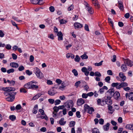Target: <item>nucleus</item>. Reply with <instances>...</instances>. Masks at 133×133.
Wrapping results in <instances>:
<instances>
[{
  "instance_id": "obj_63",
  "label": "nucleus",
  "mask_w": 133,
  "mask_h": 133,
  "mask_svg": "<svg viewBox=\"0 0 133 133\" xmlns=\"http://www.w3.org/2000/svg\"><path fill=\"white\" fill-rule=\"evenodd\" d=\"M116 60V57L115 55H114L113 56V58L111 59L112 61L113 62H115Z\"/></svg>"
},
{
  "instance_id": "obj_13",
  "label": "nucleus",
  "mask_w": 133,
  "mask_h": 133,
  "mask_svg": "<svg viewBox=\"0 0 133 133\" xmlns=\"http://www.w3.org/2000/svg\"><path fill=\"white\" fill-rule=\"evenodd\" d=\"M57 35L58 36V41H61L63 40V35L61 31H59L58 32Z\"/></svg>"
},
{
  "instance_id": "obj_52",
  "label": "nucleus",
  "mask_w": 133,
  "mask_h": 133,
  "mask_svg": "<svg viewBox=\"0 0 133 133\" xmlns=\"http://www.w3.org/2000/svg\"><path fill=\"white\" fill-rule=\"evenodd\" d=\"M65 87V84L64 82H63L62 83V85L60 87L59 89H62L64 88Z\"/></svg>"
},
{
  "instance_id": "obj_51",
  "label": "nucleus",
  "mask_w": 133,
  "mask_h": 133,
  "mask_svg": "<svg viewBox=\"0 0 133 133\" xmlns=\"http://www.w3.org/2000/svg\"><path fill=\"white\" fill-rule=\"evenodd\" d=\"M104 120L102 118H101L99 119V123L101 125H103L104 124Z\"/></svg>"
},
{
  "instance_id": "obj_9",
  "label": "nucleus",
  "mask_w": 133,
  "mask_h": 133,
  "mask_svg": "<svg viewBox=\"0 0 133 133\" xmlns=\"http://www.w3.org/2000/svg\"><path fill=\"white\" fill-rule=\"evenodd\" d=\"M111 86L113 87H116L118 89L121 88L120 83H113L111 84Z\"/></svg>"
},
{
  "instance_id": "obj_59",
  "label": "nucleus",
  "mask_w": 133,
  "mask_h": 133,
  "mask_svg": "<svg viewBox=\"0 0 133 133\" xmlns=\"http://www.w3.org/2000/svg\"><path fill=\"white\" fill-rule=\"evenodd\" d=\"M44 2L43 1L41 0H38V2L37 4H38L40 5H42L43 4Z\"/></svg>"
},
{
  "instance_id": "obj_37",
  "label": "nucleus",
  "mask_w": 133,
  "mask_h": 133,
  "mask_svg": "<svg viewBox=\"0 0 133 133\" xmlns=\"http://www.w3.org/2000/svg\"><path fill=\"white\" fill-rule=\"evenodd\" d=\"M12 18L15 21L18 22L19 23H21L22 22V21L21 20H19L18 18L16 17L13 16L12 17Z\"/></svg>"
},
{
  "instance_id": "obj_54",
  "label": "nucleus",
  "mask_w": 133,
  "mask_h": 133,
  "mask_svg": "<svg viewBox=\"0 0 133 133\" xmlns=\"http://www.w3.org/2000/svg\"><path fill=\"white\" fill-rule=\"evenodd\" d=\"M13 92L12 93H9L8 92H7L6 91V92H4V94L6 96H9L11 94H13Z\"/></svg>"
},
{
  "instance_id": "obj_47",
  "label": "nucleus",
  "mask_w": 133,
  "mask_h": 133,
  "mask_svg": "<svg viewBox=\"0 0 133 133\" xmlns=\"http://www.w3.org/2000/svg\"><path fill=\"white\" fill-rule=\"evenodd\" d=\"M48 101L49 103L51 104H53L55 102V100L52 99H49L48 100Z\"/></svg>"
},
{
  "instance_id": "obj_29",
  "label": "nucleus",
  "mask_w": 133,
  "mask_h": 133,
  "mask_svg": "<svg viewBox=\"0 0 133 133\" xmlns=\"http://www.w3.org/2000/svg\"><path fill=\"white\" fill-rule=\"evenodd\" d=\"M121 88H123L127 86L128 84L127 83L123 82L120 83Z\"/></svg>"
},
{
  "instance_id": "obj_62",
  "label": "nucleus",
  "mask_w": 133,
  "mask_h": 133,
  "mask_svg": "<svg viewBox=\"0 0 133 133\" xmlns=\"http://www.w3.org/2000/svg\"><path fill=\"white\" fill-rule=\"evenodd\" d=\"M25 72L26 74L29 75H31L32 74V72L30 71L29 70H26Z\"/></svg>"
},
{
  "instance_id": "obj_43",
  "label": "nucleus",
  "mask_w": 133,
  "mask_h": 133,
  "mask_svg": "<svg viewBox=\"0 0 133 133\" xmlns=\"http://www.w3.org/2000/svg\"><path fill=\"white\" fill-rule=\"evenodd\" d=\"M14 70L12 68L10 69L7 70V72L8 74H9L11 73L14 72Z\"/></svg>"
},
{
  "instance_id": "obj_8",
  "label": "nucleus",
  "mask_w": 133,
  "mask_h": 133,
  "mask_svg": "<svg viewBox=\"0 0 133 133\" xmlns=\"http://www.w3.org/2000/svg\"><path fill=\"white\" fill-rule=\"evenodd\" d=\"M74 26L75 28L76 29H79L82 28L83 26V25L79 23L76 22L74 23Z\"/></svg>"
},
{
  "instance_id": "obj_20",
  "label": "nucleus",
  "mask_w": 133,
  "mask_h": 133,
  "mask_svg": "<svg viewBox=\"0 0 133 133\" xmlns=\"http://www.w3.org/2000/svg\"><path fill=\"white\" fill-rule=\"evenodd\" d=\"M121 69L123 72H125L127 70V66L124 64H122L121 67Z\"/></svg>"
},
{
  "instance_id": "obj_34",
  "label": "nucleus",
  "mask_w": 133,
  "mask_h": 133,
  "mask_svg": "<svg viewBox=\"0 0 133 133\" xmlns=\"http://www.w3.org/2000/svg\"><path fill=\"white\" fill-rule=\"evenodd\" d=\"M9 119L12 121H15L16 119V116L14 115H11L9 117Z\"/></svg>"
},
{
  "instance_id": "obj_40",
  "label": "nucleus",
  "mask_w": 133,
  "mask_h": 133,
  "mask_svg": "<svg viewBox=\"0 0 133 133\" xmlns=\"http://www.w3.org/2000/svg\"><path fill=\"white\" fill-rule=\"evenodd\" d=\"M105 80L108 83H109L110 82V77L109 76H108L105 78Z\"/></svg>"
},
{
  "instance_id": "obj_14",
  "label": "nucleus",
  "mask_w": 133,
  "mask_h": 133,
  "mask_svg": "<svg viewBox=\"0 0 133 133\" xmlns=\"http://www.w3.org/2000/svg\"><path fill=\"white\" fill-rule=\"evenodd\" d=\"M128 96V98L129 99L131 100H133V92H131L128 94L127 93H126L125 94V96L127 97Z\"/></svg>"
},
{
  "instance_id": "obj_39",
  "label": "nucleus",
  "mask_w": 133,
  "mask_h": 133,
  "mask_svg": "<svg viewBox=\"0 0 133 133\" xmlns=\"http://www.w3.org/2000/svg\"><path fill=\"white\" fill-rule=\"evenodd\" d=\"M72 72L75 76H78V72L75 69H73L72 71Z\"/></svg>"
},
{
  "instance_id": "obj_42",
  "label": "nucleus",
  "mask_w": 133,
  "mask_h": 133,
  "mask_svg": "<svg viewBox=\"0 0 133 133\" xmlns=\"http://www.w3.org/2000/svg\"><path fill=\"white\" fill-rule=\"evenodd\" d=\"M92 133H98L99 132L97 128H94L92 130Z\"/></svg>"
},
{
  "instance_id": "obj_4",
  "label": "nucleus",
  "mask_w": 133,
  "mask_h": 133,
  "mask_svg": "<svg viewBox=\"0 0 133 133\" xmlns=\"http://www.w3.org/2000/svg\"><path fill=\"white\" fill-rule=\"evenodd\" d=\"M16 94V92H13V94H11L8 97L6 98V100L8 101H12L15 99V96Z\"/></svg>"
},
{
  "instance_id": "obj_18",
  "label": "nucleus",
  "mask_w": 133,
  "mask_h": 133,
  "mask_svg": "<svg viewBox=\"0 0 133 133\" xmlns=\"http://www.w3.org/2000/svg\"><path fill=\"white\" fill-rule=\"evenodd\" d=\"M114 98L116 99H118L120 96L119 93L117 91L115 92L113 95Z\"/></svg>"
},
{
  "instance_id": "obj_6",
  "label": "nucleus",
  "mask_w": 133,
  "mask_h": 133,
  "mask_svg": "<svg viewBox=\"0 0 133 133\" xmlns=\"http://www.w3.org/2000/svg\"><path fill=\"white\" fill-rule=\"evenodd\" d=\"M111 97L108 96L106 97L105 102L106 104L108 105H111L112 103V101L111 99Z\"/></svg>"
},
{
  "instance_id": "obj_10",
  "label": "nucleus",
  "mask_w": 133,
  "mask_h": 133,
  "mask_svg": "<svg viewBox=\"0 0 133 133\" xmlns=\"http://www.w3.org/2000/svg\"><path fill=\"white\" fill-rule=\"evenodd\" d=\"M108 89L107 87L106 86H104L99 90L98 92L101 94H103L105 90H107Z\"/></svg>"
},
{
  "instance_id": "obj_2",
  "label": "nucleus",
  "mask_w": 133,
  "mask_h": 133,
  "mask_svg": "<svg viewBox=\"0 0 133 133\" xmlns=\"http://www.w3.org/2000/svg\"><path fill=\"white\" fill-rule=\"evenodd\" d=\"M64 105L65 108L67 110H69L73 106L74 104L72 101L70 100L65 103Z\"/></svg>"
},
{
  "instance_id": "obj_23",
  "label": "nucleus",
  "mask_w": 133,
  "mask_h": 133,
  "mask_svg": "<svg viewBox=\"0 0 133 133\" xmlns=\"http://www.w3.org/2000/svg\"><path fill=\"white\" fill-rule=\"evenodd\" d=\"M64 118H61L59 121V124L62 125H63L66 123V121H64Z\"/></svg>"
},
{
  "instance_id": "obj_45",
  "label": "nucleus",
  "mask_w": 133,
  "mask_h": 133,
  "mask_svg": "<svg viewBox=\"0 0 133 133\" xmlns=\"http://www.w3.org/2000/svg\"><path fill=\"white\" fill-rule=\"evenodd\" d=\"M53 109L54 110V112H55L56 113H57L58 111L59 110L58 107H57L56 106H55Z\"/></svg>"
},
{
  "instance_id": "obj_31",
  "label": "nucleus",
  "mask_w": 133,
  "mask_h": 133,
  "mask_svg": "<svg viewBox=\"0 0 133 133\" xmlns=\"http://www.w3.org/2000/svg\"><path fill=\"white\" fill-rule=\"evenodd\" d=\"M37 117L38 118H41L43 119H45L46 120H48V117H47L46 115H45L44 116H38V115H37Z\"/></svg>"
},
{
  "instance_id": "obj_28",
  "label": "nucleus",
  "mask_w": 133,
  "mask_h": 133,
  "mask_svg": "<svg viewBox=\"0 0 133 133\" xmlns=\"http://www.w3.org/2000/svg\"><path fill=\"white\" fill-rule=\"evenodd\" d=\"M92 3L94 4V5L97 8H99V5L97 1L96 0H93Z\"/></svg>"
},
{
  "instance_id": "obj_22",
  "label": "nucleus",
  "mask_w": 133,
  "mask_h": 133,
  "mask_svg": "<svg viewBox=\"0 0 133 133\" xmlns=\"http://www.w3.org/2000/svg\"><path fill=\"white\" fill-rule=\"evenodd\" d=\"M38 105H36L33 108L32 110V113L35 114H36L37 112V110L38 109Z\"/></svg>"
},
{
  "instance_id": "obj_26",
  "label": "nucleus",
  "mask_w": 133,
  "mask_h": 133,
  "mask_svg": "<svg viewBox=\"0 0 133 133\" xmlns=\"http://www.w3.org/2000/svg\"><path fill=\"white\" fill-rule=\"evenodd\" d=\"M133 127V124H129L126 125L125 128L128 129L132 130Z\"/></svg>"
},
{
  "instance_id": "obj_5",
  "label": "nucleus",
  "mask_w": 133,
  "mask_h": 133,
  "mask_svg": "<svg viewBox=\"0 0 133 133\" xmlns=\"http://www.w3.org/2000/svg\"><path fill=\"white\" fill-rule=\"evenodd\" d=\"M3 90L6 92H10L11 91H14L15 89V88L10 87H7L5 88H3Z\"/></svg>"
},
{
  "instance_id": "obj_57",
  "label": "nucleus",
  "mask_w": 133,
  "mask_h": 133,
  "mask_svg": "<svg viewBox=\"0 0 133 133\" xmlns=\"http://www.w3.org/2000/svg\"><path fill=\"white\" fill-rule=\"evenodd\" d=\"M49 10L51 12H53L55 11L54 8L53 6H51L49 7Z\"/></svg>"
},
{
  "instance_id": "obj_27",
  "label": "nucleus",
  "mask_w": 133,
  "mask_h": 133,
  "mask_svg": "<svg viewBox=\"0 0 133 133\" xmlns=\"http://www.w3.org/2000/svg\"><path fill=\"white\" fill-rule=\"evenodd\" d=\"M42 94H41L38 93L33 97L32 99L33 100H35L38 98Z\"/></svg>"
},
{
  "instance_id": "obj_30",
  "label": "nucleus",
  "mask_w": 133,
  "mask_h": 133,
  "mask_svg": "<svg viewBox=\"0 0 133 133\" xmlns=\"http://www.w3.org/2000/svg\"><path fill=\"white\" fill-rule=\"evenodd\" d=\"M94 111V108L92 107H91L89 108V109L88 110V111H87L88 113H89L90 114H92L93 112Z\"/></svg>"
},
{
  "instance_id": "obj_36",
  "label": "nucleus",
  "mask_w": 133,
  "mask_h": 133,
  "mask_svg": "<svg viewBox=\"0 0 133 133\" xmlns=\"http://www.w3.org/2000/svg\"><path fill=\"white\" fill-rule=\"evenodd\" d=\"M75 124V122L74 121H72L70 122V123L69 126L70 127H72L74 126Z\"/></svg>"
},
{
  "instance_id": "obj_15",
  "label": "nucleus",
  "mask_w": 133,
  "mask_h": 133,
  "mask_svg": "<svg viewBox=\"0 0 133 133\" xmlns=\"http://www.w3.org/2000/svg\"><path fill=\"white\" fill-rule=\"evenodd\" d=\"M119 76L123 81H125L126 79V76L123 74L122 72H120L119 74Z\"/></svg>"
},
{
  "instance_id": "obj_46",
  "label": "nucleus",
  "mask_w": 133,
  "mask_h": 133,
  "mask_svg": "<svg viewBox=\"0 0 133 133\" xmlns=\"http://www.w3.org/2000/svg\"><path fill=\"white\" fill-rule=\"evenodd\" d=\"M34 58L33 56L32 55L30 56L29 58V60L30 62H32L34 61Z\"/></svg>"
},
{
  "instance_id": "obj_21",
  "label": "nucleus",
  "mask_w": 133,
  "mask_h": 133,
  "mask_svg": "<svg viewBox=\"0 0 133 133\" xmlns=\"http://www.w3.org/2000/svg\"><path fill=\"white\" fill-rule=\"evenodd\" d=\"M118 7L119 9L121 11H123V3L122 2L118 1Z\"/></svg>"
},
{
  "instance_id": "obj_12",
  "label": "nucleus",
  "mask_w": 133,
  "mask_h": 133,
  "mask_svg": "<svg viewBox=\"0 0 133 133\" xmlns=\"http://www.w3.org/2000/svg\"><path fill=\"white\" fill-rule=\"evenodd\" d=\"M82 71L84 73V74L86 76H88L89 73V71H87V69L85 67H83L81 69Z\"/></svg>"
},
{
  "instance_id": "obj_19",
  "label": "nucleus",
  "mask_w": 133,
  "mask_h": 133,
  "mask_svg": "<svg viewBox=\"0 0 133 133\" xmlns=\"http://www.w3.org/2000/svg\"><path fill=\"white\" fill-rule=\"evenodd\" d=\"M11 66L13 68H17L19 66L18 64L15 62H11L10 64Z\"/></svg>"
},
{
  "instance_id": "obj_44",
  "label": "nucleus",
  "mask_w": 133,
  "mask_h": 133,
  "mask_svg": "<svg viewBox=\"0 0 133 133\" xmlns=\"http://www.w3.org/2000/svg\"><path fill=\"white\" fill-rule=\"evenodd\" d=\"M61 102V101L59 99H56L55 101V105L59 104Z\"/></svg>"
},
{
  "instance_id": "obj_32",
  "label": "nucleus",
  "mask_w": 133,
  "mask_h": 133,
  "mask_svg": "<svg viewBox=\"0 0 133 133\" xmlns=\"http://www.w3.org/2000/svg\"><path fill=\"white\" fill-rule=\"evenodd\" d=\"M30 85L31 84L29 82L25 84L24 85V87L27 89H30Z\"/></svg>"
},
{
  "instance_id": "obj_17",
  "label": "nucleus",
  "mask_w": 133,
  "mask_h": 133,
  "mask_svg": "<svg viewBox=\"0 0 133 133\" xmlns=\"http://www.w3.org/2000/svg\"><path fill=\"white\" fill-rule=\"evenodd\" d=\"M56 93V92L55 91L53 88L49 90L48 92V94L51 96L54 95Z\"/></svg>"
},
{
  "instance_id": "obj_58",
  "label": "nucleus",
  "mask_w": 133,
  "mask_h": 133,
  "mask_svg": "<svg viewBox=\"0 0 133 133\" xmlns=\"http://www.w3.org/2000/svg\"><path fill=\"white\" fill-rule=\"evenodd\" d=\"M88 96L87 94L83 93L82 95V97L83 98H87Z\"/></svg>"
},
{
  "instance_id": "obj_49",
  "label": "nucleus",
  "mask_w": 133,
  "mask_h": 133,
  "mask_svg": "<svg viewBox=\"0 0 133 133\" xmlns=\"http://www.w3.org/2000/svg\"><path fill=\"white\" fill-rule=\"evenodd\" d=\"M24 69V67L23 65L20 66L18 68L19 70L20 71H22Z\"/></svg>"
},
{
  "instance_id": "obj_3",
  "label": "nucleus",
  "mask_w": 133,
  "mask_h": 133,
  "mask_svg": "<svg viewBox=\"0 0 133 133\" xmlns=\"http://www.w3.org/2000/svg\"><path fill=\"white\" fill-rule=\"evenodd\" d=\"M84 5L86 10L88 11L89 13L92 14L94 13V11L92 8L90 6L88 3L85 2Z\"/></svg>"
},
{
  "instance_id": "obj_1",
  "label": "nucleus",
  "mask_w": 133,
  "mask_h": 133,
  "mask_svg": "<svg viewBox=\"0 0 133 133\" xmlns=\"http://www.w3.org/2000/svg\"><path fill=\"white\" fill-rule=\"evenodd\" d=\"M34 71L38 78L42 79L44 77L43 74L38 68L37 67L35 68Z\"/></svg>"
},
{
  "instance_id": "obj_56",
  "label": "nucleus",
  "mask_w": 133,
  "mask_h": 133,
  "mask_svg": "<svg viewBox=\"0 0 133 133\" xmlns=\"http://www.w3.org/2000/svg\"><path fill=\"white\" fill-rule=\"evenodd\" d=\"M67 22V21L63 19H61L60 21V23L61 24H65Z\"/></svg>"
},
{
  "instance_id": "obj_7",
  "label": "nucleus",
  "mask_w": 133,
  "mask_h": 133,
  "mask_svg": "<svg viewBox=\"0 0 133 133\" xmlns=\"http://www.w3.org/2000/svg\"><path fill=\"white\" fill-rule=\"evenodd\" d=\"M124 63L130 67L132 66L133 65V62L129 60L128 59H126L124 61Z\"/></svg>"
},
{
  "instance_id": "obj_24",
  "label": "nucleus",
  "mask_w": 133,
  "mask_h": 133,
  "mask_svg": "<svg viewBox=\"0 0 133 133\" xmlns=\"http://www.w3.org/2000/svg\"><path fill=\"white\" fill-rule=\"evenodd\" d=\"M110 125V124L108 123L106 125L103 126V129L104 130L107 131H108L109 129V127Z\"/></svg>"
},
{
  "instance_id": "obj_33",
  "label": "nucleus",
  "mask_w": 133,
  "mask_h": 133,
  "mask_svg": "<svg viewBox=\"0 0 133 133\" xmlns=\"http://www.w3.org/2000/svg\"><path fill=\"white\" fill-rule=\"evenodd\" d=\"M84 109L85 111H87L90 107L87 104H85L84 106Z\"/></svg>"
},
{
  "instance_id": "obj_41",
  "label": "nucleus",
  "mask_w": 133,
  "mask_h": 133,
  "mask_svg": "<svg viewBox=\"0 0 133 133\" xmlns=\"http://www.w3.org/2000/svg\"><path fill=\"white\" fill-rule=\"evenodd\" d=\"M38 0H30L31 3L34 4H37Z\"/></svg>"
},
{
  "instance_id": "obj_53",
  "label": "nucleus",
  "mask_w": 133,
  "mask_h": 133,
  "mask_svg": "<svg viewBox=\"0 0 133 133\" xmlns=\"http://www.w3.org/2000/svg\"><path fill=\"white\" fill-rule=\"evenodd\" d=\"M20 91L21 92L26 93L27 92L26 90L24 88H22L20 89Z\"/></svg>"
},
{
  "instance_id": "obj_50",
  "label": "nucleus",
  "mask_w": 133,
  "mask_h": 133,
  "mask_svg": "<svg viewBox=\"0 0 133 133\" xmlns=\"http://www.w3.org/2000/svg\"><path fill=\"white\" fill-rule=\"evenodd\" d=\"M80 58L79 57L78 55H76L75 58V61L78 62L79 61Z\"/></svg>"
},
{
  "instance_id": "obj_48",
  "label": "nucleus",
  "mask_w": 133,
  "mask_h": 133,
  "mask_svg": "<svg viewBox=\"0 0 133 133\" xmlns=\"http://www.w3.org/2000/svg\"><path fill=\"white\" fill-rule=\"evenodd\" d=\"M95 75L98 77L101 76V75L100 73L98 71L96 72L95 73Z\"/></svg>"
},
{
  "instance_id": "obj_38",
  "label": "nucleus",
  "mask_w": 133,
  "mask_h": 133,
  "mask_svg": "<svg viewBox=\"0 0 133 133\" xmlns=\"http://www.w3.org/2000/svg\"><path fill=\"white\" fill-rule=\"evenodd\" d=\"M81 58L82 59H87L88 58V57L85 54H84L81 56Z\"/></svg>"
},
{
  "instance_id": "obj_64",
  "label": "nucleus",
  "mask_w": 133,
  "mask_h": 133,
  "mask_svg": "<svg viewBox=\"0 0 133 133\" xmlns=\"http://www.w3.org/2000/svg\"><path fill=\"white\" fill-rule=\"evenodd\" d=\"M56 82L58 84H60L61 83L62 81L61 79H56Z\"/></svg>"
},
{
  "instance_id": "obj_61",
  "label": "nucleus",
  "mask_w": 133,
  "mask_h": 133,
  "mask_svg": "<svg viewBox=\"0 0 133 133\" xmlns=\"http://www.w3.org/2000/svg\"><path fill=\"white\" fill-rule=\"evenodd\" d=\"M76 116L77 117L79 118L81 117V115L80 114V112L79 111H77L76 113Z\"/></svg>"
},
{
  "instance_id": "obj_60",
  "label": "nucleus",
  "mask_w": 133,
  "mask_h": 133,
  "mask_svg": "<svg viewBox=\"0 0 133 133\" xmlns=\"http://www.w3.org/2000/svg\"><path fill=\"white\" fill-rule=\"evenodd\" d=\"M12 58L16 60L17 59V56L14 54H12Z\"/></svg>"
},
{
  "instance_id": "obj_55",
  "label": "nucleus",
  "mask_w": 133,
  "mask_h": 133,
  "mask_svg": "<svg viewBox=\"0 0 133 133\" xmlns=\"http://www.w3.org/2000/svg\"><path fill=\"white\" fill-rule=\"evenodd\" d=\"M5 48L8 50H10L11 48V46L9 44H7L6 45Z\"/></svg>"
},
{
  "instance_id": "obj_35",
  "label": "nucleus",
  "mask_w": 133,
  "mask_h": 133,
  "mask_svg": "<svg viewBox=\"0 0 133 133\" xmlns=\"http://www.w3.org/2000/svg\"><path fill=\"white\" fill-rule=\"evenodd\" d=\"M103 62V61H102L98 63H96L94 64V65L95 66H101L102 65Z\"/></svg>"
},
{
  "instance_id": "obj_11",
  "label": "nucleus",
  "mask_w": 133,
  "mask_h": 133,
  "mask_svg": "<svg viewBox=\"0 0 133 133\" xmlns=\"http://www.w3.org/2000/svg\"><path fill=\"white\" fill-rule=\"evenodd\" d=\"M85 102L84 100L82 98H79L77 101V104L78 106H80L84 104Z\"/></svg>"
},
{
  "instance_id": "obj_25",
  "label": "nucleus",
  "mask_w": 133,
  "mask_h": 133,
  "mask_svg": "<svg viewBox=\"0 0 133 133\" xmlns=\"http://www.w3.org/2000/svg\"><path fill=\"white\" fill-rule=\"evenodd\" d=\"M30 89L35 90L37 89L39 87L38 85L34 84H31Z\"/></svg>"
},
{
  "instance_id": "obj_16",
  "label": "nucleus",
  "mask_w": 133,
  "mask_h": 133,
  "mask_svg": "<svg viewBox=\"0 0 133 133\" xmlns=\"http://www.w3.org/2000/svg\"><path fill=\"white\" fill-rule=\"evenodd\" d=\"M107 93L108 94V95L111 97L113 96L114 94V90L113 89H110L107 92Z\"/></svg>"
}]
</instances>
